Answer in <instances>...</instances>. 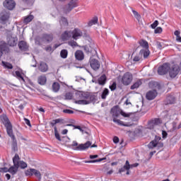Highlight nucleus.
<instances>
[{"instance_id": "obj_51", "label": "nucleus", "mask_w": 181, "mask_h": 181, "mask_svg": "<svg viewBox=\"0 0 181 181\" xmlns=\"http://www.w3.org/2000/svg\"><path fill=\"white\" fill-rule=\"evenodd\" d=\"M63 112H64L65 114H74V111L69 109L64 110Z\"/></svg>"}, {"instance_id": "obj_58", "label": "nucleus", "mask_w": 181, "mask_h": 181, "mask_svg": "<svg viewBox=\"0 0 181 181\" xmlns=\"http://www.w3.org/2000/svg\"><path fill=\"white\" fill-rule=\"evenodd\" d=\"M96 158H98V155H90V159H96Z\"/></svg>"}, {"instance_id": "obj_31", "label": "nucleus", "mask_w": 181, "mask_h": 181, "mask_svg": "<svg viewBox=\"0 0 181 181\" xmlns=\"http://www.w3.org/2000/svg\"><path fill=\"white\" fill-rule=\"evenodd\" d=\"M21 158H19V155L18 154H16L15 156L13 158V165L14 166H19V160Z\"/></svg>"}, {"instance_id": "obj_62", "label": "nucleus", "mask_w": 181, "mask_h": 181, "mask_svg": "<svg viewBox=\"0 0 181 181\" xmlns=\"http://www.w3.org/2000/svg\"><path fill=\"white\" fill-rule=\"evenodd\" d=\"M138 163H134V164H133V165H130V169L132 168H136V166H138Z\"/></svg>"}, {"instance_id": "obj_37", "label": "nucleus", "mask_w": 181, "mask_h": 181, "mask_svg": "<svg viewBox=\"0 0 181 181\" xmlns=\"http://www.w3.org/2000/svg\"><path fill=\"white\" fill-rule=\"evenodd\" d=\"M141 84L142 82L141 81H137L131 86V90H135V88H139V86H141Z\"/></svg>"}, {"instance_id": "obj_19", "label": "nucleus", "mask_w": 181, "mask_h": 181, "mask_svg": "<svg viewBox=\"0 0 181 181\" xmlns=\"http://www.w3.org/2000/svg\"><path fill=\"white\" fill-rule=\"evenodd\" d=\"M7 40L9 46H16V43H18V38L16 37H8Z\"/></svg>"}, {"instance_id": "obj_34", "label": "nucleus", "mask_w": 181, "mask_h": 181, "mask_svg": "<svg viewBox=\"0 0 181 181\" xmlns=\"http://www.w3.org/2000/svg\"><path fill=\"white\" fill-rule=\"evenodd\" d=\"M108 94H110V90L107 88H105L102 93L101 99L105 100V98H107V95H108Z\"/></svg>"}, {"instance_id": "obj_46", "label": "nucleus", "mask_w": 181, "mask_h": 181, "mask_svg": "<svg viewBox=\"0 0 181 181\" xmlns=\"http://www.w3.org/2000/svg\"><path fill=\"white\" fill-rule=\"evenodd\" d=\"M66 100H73V93H67L65 95Z\"/></svg>"}, {"instance_id": "obj_7", "label": "nucleus", "mask_w": 181, "mask_h": 181, "mask_svg": "<svg viewBox=\"0 0 181 181\" xmlns=\"http://www.w3.org/2000/svg\"><path fill=\"white\" fill-rule=\"evenodd\" d=\"M133 78L134 76H132V74L127 72L122 77V83L124 86H129V84L132 83Z\"/></svg>"}, {"instance_id": "obj_41", "label": "nucleus", "mask_w": 181, "mask_h": 181, "mask_svg": "<svg viewBox=\"0 0 181 181\" xmlns=\"http://www.w3.org/2000/svg\"><path fill=\"white\" fill-rule=\"evenodd\" d=\"M68 52L66 49H62L60 52V56L62 59H67Z\"/></svg>"}, {"instance_id": "obj_63", "label": "nucleus", "mask_w": 181, "mask_h": 181, "mask_svg": "<svg viewBox=\"0 0 181 181\" xmlns=\"http://www.w3.org/2000/svg\"><path fill=\"white\" fill-rule=\"evenodd\" d=\"M176 40H177V42H180L181 43V37H180V36H177V37H176Z\"/></svg>"}, {"instance_id": "obj_48", "label": "nucleus", "mask_w": 181, "mask_h": 181, "mask_svg": "<svg viewBox=\"0 0 181 181\" xmlns=\"http://www.w3.org/2000/svg\"><path fill=\"white\" fill-rule=\"evenodd\" d=\"M68 45L71 46V47H76V46H77V42L74 40H71L68 42Z\"/></svg>"}, {"instance_id": "obj_2", "label": "nucleus", "mask_w": 181, "mask_h": 181, "mask_svg": "<svg viewBox=\"0 0 181 181\" xmlns=\"http://www.w3.org/2000/svg\"><path fill=\"white\" fill-rule=\"evenodd\" d=\"M0 121L5 126L7 134L10 138H14L13 130L12 129V124L11 123V121H9L8 116H6V115H1L0 116Z\"/></svg>"}, {"instance_id": "obj_8", "label": "nucleus", "mask_w": 181, "mask_h": 181, "mask_svg": "<svg viewBox=\"0 0 181 181\" xmlns=\"http://www.w3.org/2000/svg\"><path fill=\"white\" fill-rule=\"evenodd\" d=\"M111 113L112 114V117H118V115H119V114L124 118H129V117H131V113H127V112H124L123 110L119 111V110H117V108H115V107L112 108Z\"/></svg>"}, {"instance_id": "obj_36", "label": "nucleus", "mask_w": 181, "mask_h": 181, "mask_svg": "<svg viewBox=\"0 0 181 181\" xmlns=\"http://www.w3.org/2000/svg\"><path fill=\"white\" fill-rule=\"evenodd\" d=\"M113 122H115L116 124H117L118 125H121L122 127H129L128 124H124V122L117 119V118H114L113 119Z\"/></svg>"}, {"instance_id": "obj_15", "label": "nucleus", "mask_w": 181, "mask_h": 181, "mask_svg": "<svg viewBox=\"0 0 181 181\" xmlns=\"http://www.w3.org/2000/svg\"><path fill=\"white\" fill-rule=\"evenodd\" d=\"M71 32H72V37L74 39V40H77V39L83 36V32H81V30L78 28H75Z\"/></svg>"}, {"instance_id": "obj_26", "label": "nucleus", "mask_w": 181, "mask_h": 181, "mask_svg": "<svg viewBox=\"0 0 181 181\" xmlns=\"http://www.w3.org/2000/svg\"><path fill=\"white\" fill-rule=\"evenodd\" d=\"M18 47L21 50H27L28 49V44L25 41H21L18 43Z\"/></svg>"}, {"instance_id": "obj_3", "label": "nucleus", "mask_w": 181, "mask_h": 181, "mask_svg": "<svg viewBox=\"0 0 181 181\" xmlns=\"http://www.w3.org/2000/svg\"><path fill=\"white\" fill-rule=\"evenodd\" d=\"M149 49H141L139 53H138L133 59L134 62H141L144 59H146L150 54Z\"/></svg>"}, {"instance_id": "obj_56", "label": "nucleus", "mask_w": 181, "mask_h": 181, "mask_svg": "<svg viewBox=\"0 0 181 181\" xmlns=\"http://www.w3.org/2000/svg\"><path fill=\"white\" fill-rule=\"evenodd\" d=\"M113 142H114V144H118L119 142V139L117 136H115L113 138Z\"/></svg>"}, {"instance_id": "obj_61", "label": "nucleus", "mask_w": 181, "mask_h": 181, "mask_svg": "<svg viewBox=\"0 0 181 181\" xmlns=\"http://www.w3.org/2000/svg\"><path fill=\"white\" fill-rule=\"evenodd\" d=\"M67 132H69V130H67V129H64V130L62 131V135H66V134H67Z\"/></svg>"}, {"instance_id": "obj_38", "label": "nucleus", "mask_w": 181, "mask_h": 181, "mask_svg": "<svg viewBox=\"0 0 181 181\" xmlns=\"http://www.w3.org/2000/svg\"><path fill=\"white\" fill-rule=\"evenodd\" d=\"M131 9H132V11L134 17L138 21V22H139V21H141V15H139V13H137L136 11L134 10V8H131Z\"/></svg>"}, {"instance_id": "obj_6", "label": "nucleus", "mask_w": 181, "mask_h": 181, "mask_svg": "<svg viewBox=\"0 0 181 181\" xmlns=\"http://www.w3.org/2000/svg\"><path fill=\"white\" fill-rule=\"evenodd\" d=\"M97 148V145L93 144L91 145L90 141H87L85 144H81L77 147H74V151H86V149H88L89 148Z\"/></svg>"}, {"instance_id": "obj_13", "label": "nucleus", "mask_w": 181, "mask_h": 181, "mask_svg": "<svg viewBox=\"0 0 181 181\" xmlns=\"http://www.w3.org/2000/svg\"><path fill=\"white\" fill-rule=\"evenodd\" d=\"M160 136H156L155 139L148 144V147L149 148V149H153V148H156V146H159V141H160Z\"/></svg>"}, {"instance_id": "obj_53", "label": "nucleus", "mask_w": 181, "mask_h": 181, "mask_svg": "<svg viewBox=\"0 0 181 181\" xmlns=\"http://www.w3.org/2000/svg\"><path fill=\"white\" fill-rule=\"evenodd\" d=\"M154 33H162V28L158 27L155 30Z\"/></svg>"}, {"instance_id": "obj_40", "label": "nucleus", "mask_w": 181, "mask_h": 181, "mask_svg": "<svg viewBox=\"0 0 181 181\" xmlns=\"http://www.w3.org/2000/svg\"><path fill=\"white\" fill-rule=\"evenodd\" d=\"M54 131L55 138L57 140H59V142H62V138H60V134H59V132H57V127H54Z\"/></svg>"}, {"instance_id": "obj_47", "label": "nucleus", "mask_w": 181, "mask_h": 181, "mask_svg": "<svg viewBox=\"0 0 181 181\" xmlns=\"http://www.w3.org/2000/svg\"><path fill=\"white\" fill-rule=\"evenodd\" d=\"M4 66H5L6 67V69H13V66H12V64H9L8 62H2Z\"/></svg>"}, {"instance_id": "obj_20", "label": "nucleus", "mask_w": 181, "mask_h": 181, "mask_svg": "<svg viewBox=\"0 0 181 181\" xmlns=\"http://www.w3.org/2000/svg\"><path fill=\"white\" fill-rule=\"evenodd\" d=\"M38 69L42 73H46L47 70H49V67L47 66V64L45 62H40L38 66Z\"/></svg>"}, {"instance_id": "obj_9", "label": "nucleus", "mask_w": 181, "mask_h": 181, "mask_svg": "<svg viewBox=\"0 0 181 181\" xmlns=\"http://www.w3.org/2000/svg\"><path fill=\"white\" fill-rule=\"evenodd\" d=\"M169 66L170 64L168 63H165L159 66L158 69V74L159 76H164V74L169 73Z\"/></svg>"}, {"instance_id": "obj_5", "label": "nucleus", "mask_w": 181, "mask_h": 181, "mask_svg": "<svg viewBox=\"0 0 181 181\" xmlns=\"http://www.w3.org/2000/svg\"><path fill=\"white\" fill-rule=\"evenodd\" d=\"M78 1V0H70L69 3L64 6V12L65 13H69V12H71V11H73L74 8H77V6H78V4H77Z\"/></svg>"}, {"instance_id": "obj_14", "label": "nucleus", "mask_w": 181, "mask_h": 181, "mask_svg": "<svg viewBox=\"0 0 181 181\" xmlns=\"http://www.w3.org/2000/svg\"><path fill=\"white\" fill-rule=\"evenodd\" d=\"M160 119H153L148 122V129H153L155 128L156 125H159L160 124Z\"/></svg>"}, {"instance_id": "obj_29", "label": "nucleus", "mask_w": 181, "mask_h": 181, "mask_svg": "<svg viewBox=\"0 0 181 181\" xmlns=\"http://www.w3.org/2000/svg\"><path fill=\"white\" fill-rule=\"evenodd\" d=\"M18 169H19V166L13 165V166H11L8 169V172L9 173H11V175H15L18 172Z\"/></svg>"}, {"instance_id": "obj_45", "label": "nucleus", "mask_w": 181, "mask_h": 181, "mask_svg": "<svg viewBox=\"0 0 181 181\" xmlns=\"http://www.w3.org/2000/svg\"><path fill=\"white\" fill-rule=\"evenodd\" d=\"M156 45H157V47L160 50H162V49H163V47H165V43H163V42H157Z\"/></svg>"}, {"instance_id": "obj_60", "label": "nucleus", "mask_w": 181, "mask_h": 181, "mask_svg": "<svg viewBox=\"0 0 181 181\" xmlns=\"http://www.w3.org/2000/svg\"><path fill=\"white\" fill-rule=\"evenodd\" d=\"M74 129H79V131H81V132H83V129H81V127L80 126H75Z\"/></svg>"}, {"instance_id": "obj_42", "label": "nucleus", "mask_w": 181, "mask_h": 181, "mask_svg": "<svg viewBox=\"0 0 181 181\" xmlns=\"http://www.w3.org/2000/svg\"><path fill=\"white\" fill-rule=\"evenodd\" d=\"M98 22V18L94 17L88 23V26H93V25H95Z\"/></svg>"}, {"instance_id": "obj_64", "label": "nucleus", "mask_w": 181, "mask_h": 181, "mask_svg": "<svg viewBox=\"0 0 181 181\" xmlns=\"http://www.w3.org/2000/svg\"><path fill=\"white\" fill-rule=\"evenodd\" d=\"M6 177L7 180H10V179H11V175H9V174H6Z\"/></svg>"}, {"instance_id": "obj_17", "label": "nucleus", "mask_w": 181, "mask_h": 181, "mask_svg": "<svg viewBox=\"0 0 181 181\" xmlns=\"http://www.w3.org/2000/svg\"><path fill=\"white\" fill-rule=\"evenodd\" d=\"M70 37H73V34H72L71 30H66V31L64 32L61 35V38L63 40H69V39H70Z\"/></svg>"}, {"instance_id": "obj_43", "label": "nucleus", "mask_w": 181, "mask_h": 181, "mask_svg": "<svg viewBox=\"0 0 181 181\" xmlns=\"http://www.w3.org/2000/svg\"><path fill=\"white\" fill-rule=\"evenodd\" d=\"M105 158H100L97 160H86L85 163H95L97 162H103Z\"/></svg>"}, {"instance_id": "obj_50", "label": "nucleus", "mask_w": 181, "mask_h": 181, "mask_svg": "<svg viewBox=\"0 0 181 181\" xmlns=\"http://www.w3.org/2000/svg\"><path fill=\"white\" fill-rule=\"evenodd\" d=\"M181 128V123L176 127V123L173 124V130L176 131V129H180Z\"/></svg>"}, {"instance_id": "obj_16", "label": "nucleus", "mask_w": 181, "mask_h": 181, "mask_svg": "<svg viewBox=\"0 0 181 181\" xmlns=\"http://www.w3.org/2000/svg\"><path fill=\"white\" fill-rule=\"evenodd\" d=\"M156 95H158V92H156V90H150L146 93V98L147 100H154V98H156Z\"/></svg>"}, {"instance_id": "obj_22", "label": "nucleus", "mask_w": 181, "mask_h": 181, "mask_svg": "<svg viewBox=\"0 0 181 181\" xmlns=\"http://www.w3.org/2000/svg\"><path fill=\"white\" fill-rule=\"evenodd\" d=\"M140 46H141V47H143L144 49H142L141 50H149V45L148 44V42L145 40H141L139 42Z\"/></svg>"}, {"instance_id": "obj_27", "label": "nucleus", "mask_w": 181, "mask_h": 181, "mask_svg": "<svg viewBox=\"0 0 181 181\" xmlns=\"http://www.w3.org/2000/svg\"><path fill=\"white\" fill-rule=\"evenodd\" d=\"M38 84H40L41 86H45L46 84V81H47V79L46 78V76H41L38 78Z\"/></svg>"}, {"instance_id": "obj_39", "label": "nucleus", "mask_w": 181, "mask_h": 181, "mask_svg": "<svg viewBox=\"0 0 181 181\" xmlns=\"http://www.w3.org/2000/svg\"><path fill=\"white\" fill-rule=\"evenodd\" d=\"M18 168L26 169V168H28V164L25 161L21 160L18 163Z\"/></svg>"}, {"instance_id": "obj_23", "label": "nucleus", "mask_w": 181, "mask_h": 181, "mask_svg": "<svg viewBox=\"0 0 181 181\" xmlns=\"http://www.w3.org/2000/svg\"><path fill=\"white\" fill-rule=\"evenodd\" d=\"M75 57L76 60H83L84 59V52L81 50H77L75 52Z\"/></svg>"}, {"instance_id": "obj_33", "label": "nucleus", "mask_w": 181, "mask_h": 181, "mask_svg": "<svg viewBox=\"0 0 181 181\" xmlns=\"http://www.w3.org/2000/svg\"><path fill=\"white\" fill-rule=\"evenodd\" d=\"M59 23L61 26H67L69 23L67 22V18L64 17H62L59 20Z\"/></svg>"}, {"instance_id": "obj_55", "label": "nucleus", "mask_w": 181, "mask_h": 181, "mask_svg": "<svg viewBox=\"0 0 181 181\" xmlns=\"http://www.w3.org/2000/svg\"><path fill=\"white\" fill-rule=\"evenodd\" d=\"M1 172H4L6 173V172H9V169L6 167L0 168Z\"/></svg>"}, {"instance_id": "obj_1", "label": "nucleus", "mask_w": 181, "mask_h": 181, "mask_svg": "<svg viewBox=\"0 0 181 181\" xmlns=\"http://www.w3.org/2000/svg\"><path fill=\"white\" fill-rule=\"evenodd\" d=\"M74 103L78 105H87L95 101V95L90 94L88 92L76 90L74 97Z\"/></svg>"}, {"instance_id": "obj_30", "label": "nucleus", "mask_w": 181, "mask_h": 181, "mask_svg": "<svg viewBox=\"0 0 181 181\" xmlns=\"http://www.w3.org/2000/svg\"><path fill=\"white\" fill-rule=\"evenodd\" d=\"M42 39L47 42H52V40H53V35L50 34H44L42 35Z\"/></svg>"}, {"instance_id": "obj_18", "label": "nucleus", "mask_w": 181, "mask_h": 181, "mask_svg": "<svg viewBox=\"0 0 181 181\" xmlns=\"http://www.w3.org/2000/svg\"><path fill=\"white\" fill-rule=\"evenodd\" d=\"M13 76L17 77L18 80H20V81H23V83H25V78H23V76H25V74H23V71H16L15 74H13Z\"/></svg>"}, {"instance_id": "obj_25", "label": "nucleus", "mask_w": 181, "mask_h": 181, "mask_svg": "<svg viewBox=\"0 0 181 181\" xmlns=\"http://www.w3.org/2000/svg\"><path fill=\"white\" fill-rule=\"evenodd\" d=\"M14 138L11 137L13 139V143L11 145V149L13 152H18V143L16 142V139H15V135H13Z\"/></svg>"}, {"instance_id": "obj_4", "label": "nucleus", "mask_w": 181, "mask_h": 181, "mask_svg": "<svg viewBox=\"0 0 181 181\" xmlns=\"http://www.w3.org/2000/svg\"><path fill=\"white\" fill-rule=\"evenodd\" d=\"M25 176H28L29 177H32V176H35L38 179H42V174L40 171L34 169V168H29L25 171Z\"/></svg>"}, {"instance_id": "obj_10", "label": "nucleus", "mask_w": 181, "mask_h": 181, "mask_svg": "<svg viewBox=\"0 0 181 181\" xmlns=\"http://www.w3.org/2000/svg\"><path fill=\"white\" fill-rule=\"evenodd\" d=\"M8 19H9V13L6 11H3L0 13V23H1L2 25H5L6 22H8Z\"/></svg>"}, {"instance_id": "obj_49", "label": "nucleus", "mask_w": 181, "mask_h": 181, "mask_svg": "<svg viewBox=\"0 0 181 181\" xmlns=\"http://www.w3.org/2000/svg\"><path fill=\"white\" fill-rule=\"evenodd\" d=\"M117 88V83L114 82L111 86H110V89L111 91H114Z\"/></svg>"}, {"instance_id": "obj_32", "label": "nucleus", "mask_w": 181, "mask_h": 181, "mask_svg": "<svg viewBox=\"0 0 181 181\" xmlns=\"http://www.w3.org/2000/svg\"><path fill=\"white\" fill-rule=\"evenodd\" d=\"M35 17L33 16V15H30V16H28L24 18V23H25V25H28V23L32 22V21H33V18Z\"/></svg>"}, {"instance_id": "obj_57", "label": "nucleus", "mask_w": 181, "mask_h": 181, "mask_svg": "<svg viewBox=\"0 0 181 181\" xmlns=\"http://www.w3.org/2000/svg\"><path fill=\"white\" fill-rule=\"evenodd\" d=\"M174 35H175V36H176V37H177V36H180V32L179 30H175L174 32Z\"/></svg>"}, {"instance_id": "obj_52", "label": "nucleus", "mask_w": 181, "mask_h": 181, "mask_svg": "<svg viewBox=\"0 0 181 181\" xmlns=\"http://www.w3.org/2000/svg\"><path fill=\"white\" fill-rule=\"evenodd\" d=\"M158 21H155L153 22V23H152V24L151 25L152 29H155V28H156V26H158Z\"/></svg>"}, {"instance_id": "obj_54", "label": "nucleus", "mask_w": 181, "mask_h": 181, "mask_svg": "<svg viewBox=\"0 0 181 181\" xmlns=\"http://www.w3.org/2000/svg\"><path fill=\"white\" fill-rule=\"evenodd\" d=\"M24 121L26 125H28V127H32V125L30 124V120H29L28 119L24 118Z\"/></svg>"}, {"instance_id": "obj_44", "label": "nucleus", "mask_w": 181, "mask_h": 181, "mask_svg": "<svg viewBox=\"0 0 181 181\" xmlns=\"http://www.w3.org/2000/svg\"><path fill=\"white\" fill-rule=\"evenodd\" d=\"M62 121V119H53L51 122H50V125H52V127H54L56 125V124H59V122Z\"/></svg>"}, {"instance_id": "obj_12", "label": "nucleus", "mask_w": 181, "mask_h": 181, "mask_svg": "<svg viewBox=\"0 0 181 181\" xmlns=\"http://www.w3.org/2000/svg\"><path fill=\"white\" fill-rule=\"evenodd\" d=\"M4 6L8 9V11H12L13 8L16 6L15 1L13 0H6L3 4Z\"/></svg>"}, {"instance_id": "obj_24", "label": "nucleus", "mask_w": 181, "mask_h": 181, "mask_svg": "<svg viewBox=\"0 0 181 181\" xmlns=\"http://www.w3.org/2000/svg\"><path fill=\"white\" fill-rule=\"evenodd\" d=\"M8 50V47H6V43L1 42L0 44V57H2V54H4L3 52H6Z\"/></svg>"}, {"instance_id": "obj_11", "label": "nucleus", "mask_w": 181, "mask_h": 181, "mask_svg": "<svg viewBox=\"0 0 181 181\" xmlns=\"http://www.w3.org/2000/svg\"><path fill=\"white\" fill-rule=\"evenodd\" d=\"M90 64L91 69H93V70H94L95 71H97V70H98L101 66L100 62L94 58L90 60Z\"/></svg>"}, {"instance_id": "obj_21", "label": "nucleus", "mask_w": 181, "mask_h": 181, "mask_svg": "<svg viewBox=\"0 0 181 181\" xmlns=\"http://www.w3.org/2000/svg\"><path fill=\"white\" fill-rule=\"evenodd\" d=\"M131 169V165L129 164V161L126 160L125 165L119 170V173H123L125 170H129Z\"/></svg>"}, {"instance_id": "obj_28", "label": "nucleus", "mask_w": 181, "mask_h": 181, "mask_svg": "<svg viewBox=\"0 0 181 181\" xmlns=\"http://www.w3.org/2000/svg\"><path fill=\"white\" fill-rule=\"evenodd\" d=\"M106 81H107V76H105V75H102L98 78V84H100V86H104Z\"/></svg>"}, {"instance_id": "obj_35", "label": "nucleus", "mask_w": 181, "mask_h": 181, "mask_svg": "<svg viewBox=\"0 0 181 181\" xmlns=\"http://www.w3.org/2000/svg\"><path fill=\"white\" fill-rule=\"evenodd\" d=\"M52 90L54 93H57V91L60 90V85L59 84V83L55 82L52 84Z\"/></svg>"}, {"instance_id": "obj_59", "label": "nucleus", "mask_w": 181, "mask_h": 181, "mask_svg": "<svg viewBox=\"0 0 181 181\" xmlns=\"http://www.w3.org/2000/svg\"><path fill=\"white\" fill-rule=\"evenodd\" d=\"M72 146H76V148H77V146H78V143H77V141H74L72 144Z\"/></svg>"}]
</instances>
